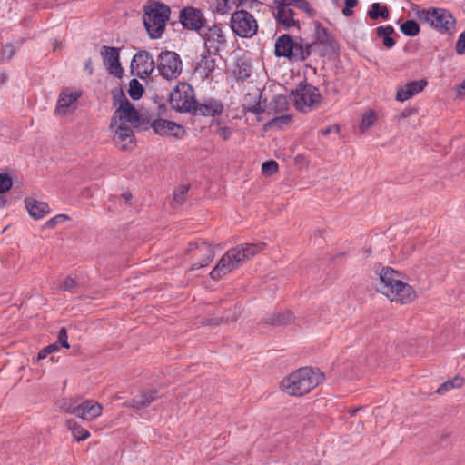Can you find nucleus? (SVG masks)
<instances>
[{"label": "nucleus", "instance_id": "c9c22d12", "mask_svg": "<svg viewBox=\"0 0 465 465\" xmlns=\"http://www.w3.org/2000/svg\"><path fill=\"white\" fill-rule=\"evenodd\" d=\"M273 108L276 112H283L288 109L287 98L283 95H276L272 101Z\"/></svg>", "mask_w": 465, "mask_h": 465}, {"label": "nucleus", "instance_id": "aec40b11", "mask_svg": "<svg viewBox=\"0 0 465 465\" xmlns=\"http://www.w3.org/2000/svg\"><path fill=\"white\" fill-rule=\"evenodd\" d=\"M150 125L154 130V132L160 135L179 137L181 132L183 131V128L180 124L164 119L153 120Z\"/></svg>", "mask_w": 465, "mask_h": 465}, {"label": "nucleus", "instance_id": "58836bf2", "mask_svg": "<svg viewBox=\"0 0 465 465\" xmlns=\"http://www.w3.org/2000/svg\"><path fill=\"white\" fill-rule=\"evenodd\" d=\"M15 54V49L13 45H5L0 54V63L5 64L10 61Z\"/></svg>", "mask_w": 465, "mask_h": 465}, {"label": "nucleus", "instance_id": "cd10ccee", "mask_svg": "<svg viewBox=\"0 0 465 465\" xmlns=\"http://www.w3.org/2000/svg\"><path fill=\"white\" fill-rule=\"evenodd\" d=\"M376 33L379 37L382 38L385 47L390 49L395 45V40L391 37V35L394 33V28L391 25L378 26Z\"/></svg>", "mask_w": 465, "mask_h": 465}, {"label": "nucleus", "instance_id": "f257e3e1", "mask_svg": "<svg viewBox=\"0 0 465 465\" xmlns=\"http://www.w3.org/2000/svg\"><path fill=\"white\" fill-rule=\"evenodd\" d=\"M266 244L264 242L240 244L230 249L223 255L217 265L210 272L213 280H218L240 267L246 260L251 259L262 252Z\"/></svg>", "mask_w": 465, "mask_h": 465}, {"label": "nucleus", "instance_id": "39448f33", "mask_svg": "<svg viewBox=\"0 0 465 465\" xmlns=\"http://www.w3.org/2000/svg\"><path fill=\"white\" fill-rule=\"evenodd\" d=\"M295 108L302 113H308L317 108L322 103L319 89L309 84H301L291 94Z\"/></svg>", "mask_w": 465, "mask_h": 465}, {"label": "nucleus", "instance_id": "7c9ffc66", "mask_svg": "<svg viewBox=\"0 0 465 465\" xmlns=\"http://www.w3.org/2000/svg\"><path fill=\"white\" fill-rule=\"evenodd\" d=\"M67 427L77 441L85 440L90 437L89 431L80 426L74 420H68Z\"/></svg>", "mask_w": 465, "mask_h": 465}, {"label": "nucleus", "instance_id": "1a4fd4ad", "mask_svg": "<svg viewBox=\"0 0 465 465\" xmlns=\"http://www.w3.org/2000/svg\"><path fill=\"white\" fill-rule=\"evenodd\" d=\"M206 52L217 54L227 45L225 26L223 24H213L212 26L203 28L200 32Z\"/></svg>", "mask_w": 465, "mask_h": 465}, {"label": "nucleus", "instance_id": "6e6d98bb", "mask_svg": "<svg viewBox=\"0 0 465 465\" xmlns=\"http://www.w3.org/2000/svg\"><path fill=\"white\" fill-rule=\"evenodd\" d=\"M358 1L357 0H346L345 1V6L353 8L357 5Z\"/></svg>", "mask_w": 465, "mask_h": 465}, {"label": "nucleus", "instance_id": "5fc2aeb1", "mask_svg": "<svg viewBox=\"0 0 465 465\" xmlns=\"http://www.w3.org/2000/svg\"><path fill=\"white\" fill-rule=\"evenodd\" d=\"M456 91L460 97L465 94V79L456 87Z\"/></svg>", "mask_w": 465, "mask_h": 465}, {"label": "nucleus", "instance_id": "5701e85b", "mask_svg": "<svg viewBox=\"0 0 465 465\" xmlns=\"http://www.w3.org/2000/svg\"><path fill=\"white\" fill-rule=\"evenodd\" d=\"M212 54L207 52L205 54H202L201 60L195 67V73L203 80L208 79L216 67V60Z\"/></svg>", "mask_w": 465, "mask_h": 465}, {"label": "nucleus", "instance_id": "e433bc0d", "mask_svg": "<svg viewBox=\"0 0 465 465\" xmlns=\"http://www.w3.org/2000/svg\"><path fill=\"white\" fill-rule=\"evenodd\" d=\"M262 172L266 176H271L278 172V163L275 161H267L262 164Z\"/></svg>", "mask_w": 465, "mask_h": 465}, {"label": "nucleus", "instance_id": "9b49d317", "mask_svg": "<svg viewBox=\"0 0 465 465\" xmlns=\"http://www.w3.org/2000/svg\"><path fill=\"white\" fill-rule=\"evenodd\" d=\"M157 68L160 74L167 80L178 78L183 70L180 55L173 51L162 52L158 56Z\"/></svg>", "mask_w": 465, "mask_h": 465}, {"label": "nucleus", "instance_id": "6e6552de", "mask_svg": "<svg viewBox=\"0 0 465 465\" xmlns=\"http://www.w3.org/2000/svg\"><path fill=\"white\" fill-rule=\"evenodd\" d=\"M231 28L238 36L251 38L257 33L258 23L251 13L237 10L232 15Z\"/></svg>", "mask_w": 465, "mask_h": 465}, {"label": "nucleus", "instance_id": "4be33fe9", "mask_svg": "<svg viewBox=\"0 0 465 465\" xmlns=\"http://www.w3.org/2000/svg\"><path fill=\"white\" fill-rule=\"evenodd\" d=\"M114 123L117 121L121 122H127L128 124H134L138 125L144 124V121L143 119V116H141L138 113V111L135 109L134 106L128 107V108H116L114 112Z\"/></svg>", "mask_w": 465, "mask_h": 465}, {"label": "nucleus", "instance_id": "49530a36", "mask_svg": "<svg viewBox=\"0 0 465 465\" xmlns=\"http://www.w3.org/2000/svg\"><path fill=\"white\" fill-rule=\"evenodd\" d=\"M291 121V116L290 115H282V116H279V117H274L272 118L268 124L267 125L268 126H274V125H277V126H282V124H288L289 122Z\"/></svg>", "mask_w": 465, "mask_h": 465}, {"label": "nucleus", "instance_id": "13d9d810", "mask_svg": "<svg viewBox=\"0 0 465 465\" xmlns=\"http://www.w3.org/2000/svg\"><path fill=\"white\" fill-rule=\"evenodd\" d=\"M85 69H86V70H88L89 74H93V68H92V61H91V59H88V60L85 62Z\"/></svg>", "mask_w": 465, "mask_h": 465}, {"label": "nucleus", "instance_id": "a18cd8bd", "mask_svg": "<svg viewBox=\"0 0 465 465\" xmlns=\"http://www.w3.org/2000/svg\"><path fill=\"white\" fill-rule=\"evenodd\" d=\"M189 187L187 185H181L174 192L173 198L179 203L182 204L184 202V196L187 193Z\"/></svg>", "mask_w": 465, "mask_h": 465}, {"label": "nucleus", "instance_id": "f8f14e48", "mask_svg": "<svg viewBox=\"0 0 465 465\" xmlns=\"http://www.w3.org/2000/svg\"><path fill=\"white\" fill-rule=\"evenodd\" d=\"M143 127V125L128 124L120 120L114 123V114H113L110 128L114 133V141L119 144L122 150H128L134 142V130L135 128Z\"/></svg>", "mask_w": 465, "mask_h": 465}, {"label": "nucleus", "instance_id": "bf43d9fd", "mask_svg": "<svg viewBox=\"0 0 465 465\" xmlns=\"http://www.w3.org/2000/svg\"><path fill=\"white\" fill-rule=\"evenodd\" d=\"M122 197H123L126 202H128V201H130V200H131V198H132V194H131L130 193L126 192V193H124L122 194Z\"/></svg>", "mask_w": 465, "mask_h": 465}, {"label": "nucleus", "instance_id": "864d4df0", "mask_svg": "<svg viewBox=\"0 0 465 465\" xmlns=\"http://www.w3.org/2000/svg\"><path fill=\"white\" fill-rule=\"evenodd\" d=\"M249 112L258 115V114H261L263 112V110L261 107V104L259 103H257L249 108Z\"/></svg>", "mask_w": 465, "mask_h": 465}, {"label": "nucleus", "instance_id": "c85d7f7f", "mask_svg": "<svg viewBox=\"0 0 465 465\" xmlns=\"http://www.w3.org/2000/svg\"><path fill=\"white\" fill-rule=\"evenodd\" d=\"M464 378L460 376H456L453 379L448 380L442 384H440L438 390L436 391V393L443 395L453 389L461 388L464 385Z\"/></svg>", "mask_w": 465, "mask_h": 465}, {"label": "nucleus", "instance_id": "a878e982", "mask_svg": "<svg viewBox=\"0 0 465 465\" xmlns=\"http://www.w3.org/2000/svg\"><path fill=\"white\" fill-rule=\"evenodd\" d=\"M233 74L237 80L243 81L251 76L252 66L242 58H237L233 63Z\"/></svg>", "mask_w": 465, "mask_h": 465}, {"label": "nucleus", "instance_id": "09e8293b", "mask_svg": "<svg viewBox=\"0 0 465 465\" xmlns=\"http://www.w3.org/2000/svg\"><path fill=\"white\" fill-rule=\"evenodd\" d=\"M234 5H247L251 8L262 5V2L259 0H232Z\"/></svg>", "mask_w": 465, "mask_h": 465}, {"label": "nucleus", "instance_id": "6ab92c4d", "mask_svg": "<svg viewBox=\"0 0 465 465\" xmlns=\"http://www.w3.org/2000/svg\"><path fill=\"white\" fill-rule=\"evenodd\" d=\"M427 84L428 83L426 80L420 79L409 82L403 86H399L397 89L396 99L400 102H405L411 99L413 95L423 91Z\"/></svg>", "mask_w": 465, "mask_h": 465}, {"label": "nucleus", "instance_id": "603ef678", "mask_svg": "<svg viewBox=\"0 0 465 465\" xmlns=\"http://www.w3.org/2000/svg\"><path fill=\"white\" fill-rule=\"evenodd\" d=\"M340 132V126L337 125V124H333V125H331L325 129H322L320 130V134H322V135H328L330 134L331 133H339Z\"/></svg>", "mask_w": 465, "mask_h": 465}, {"label": "nucleus", "instance_id": "dca6fc26", "mask_svg": "<svg viewBox=\"0 0 465 465\" xmlns=\"http://www.w3.org/2000/svg\"><path fill=\"white\" fill-rule=\"evenodd\" d=\"M276 5V11L273 14L277 24L284 29H289L298 25V20L294 18V11L288 1L273 0Z\"/></svg>", "mask_w": 465, "mask_h": 465}, {"label": "nucleus", "instance_id": "f704fd0d", "mask_svg": "<svg viewBox=\"0 0 465 465\" xmlns=\"http://www.w3.org/2000/svg\"><path fill=\"white\" fill-rule=\"evenodd\" d=\"M143 87L142 84L136 80L132 79L129 83L128 94L133 100H138L142 97Z\"/></svg>", "mask_w": 465, "mask_h": 465}, {"label": "nucleus", "instance_id": "473e14b6", "mask_svg": "<svg viewBox=\"0 0 465 465\" xmlns=\"http://www.w3.org/2000/svg\"><path fill=\"white\" fill-rule=\"evenodd\" d=\"M377 120L376 114L372 110H367L363 113L361 116V121L359 125L360 131L364 133L370 127H371Z\"/></svg>", "mask_w": 465, "mask_h": 465}, {"label": "nucleus", "instance_id": "9d476101", "mask_svg": "<svg viewBox=\"0 0 465 465\" xmlns=\"http://www.w3.org/2000/svg\"><path fill=\"white\" fill-rule=\"evenodd\" d=\"M195 103L194 91L187 83H179L170 93V104L179 112L192 113Z\"/></svg>", "mask_w": 465, "mask_h": 465}, {"label": "nucleus", "instance_id": "2f4dec72", "mask_svg": "<svg viewBox=\"0 0 465 465\" xmlns=\"http://www.w3.org/2000/svg\"><path fill=\"white\" fill-rule=\"evenodd\" d=\"M368 15L373 20L378 19L380 16L386 20L389 18V11L385 5L382 6L380 3H373L368 11Z\"/></svg>", "mask_w": 465, "mask_h": 465}, {"label": "nucleus", "instance_id": "20e7f679", "mask_svg": "<svg viewBox=\"0 0 465 465\" xmlns=\"http://www.w3.org/2000/svg\"><path fill=\"white\" fill-rule=\"evenodd\" d=\"M170 13V8L159 2H152L144 6L143 24L151 38L158 39L162 36Z\"/></svg>", "mask_w": 465, "mask_h": 465}, {"label": "nucleus", "instance_id": "7ed1b4c3", "mask_svg": "<svg viewBox=\"0 0 465 465\" xmlns=\"http://www.w3.org/2000/svg\"><path fill=\"white\" fill-rule=\"evenodd\" d=\"M380 280L384 285L382 292L391 302L406 304L415 300V291L402 281L400 272L391 267H384L380 272Z\"/></svg>", "mask_w": 465, "mask_h": 465}, {"label": "nucleus", "instance_id": "c03bdc74", "mask_svg": "<svg viewBox=\"0 0 465 465\" xmlns=\"http://www.w3.org/2000/svg\"><path fill=\"white\" fill-rule=\"evenodd\" d=\"M77 287H78V283L76 282V281L74 279H73L72 277H67L64 281L60 289L66 291V292H75Z\"/></svg>", "mask_w": 465, "mask_h": 465}, {"label": "nucleus", "instance_id": "052dcab7", "mask_svg": "<svg viewBox=\"0 0 465 465\" xmlns=\"http://www.w3.org/2000/svg\"><path fill=\"white\" fill-rule=\"evenodd\" d=\"M229 321H231V322H232V321H235V318L229 319V317H226L225 322H228Z\"/></svg>", "mask_w": 465, "mask_h": 465}, {"label": "nucleus", "instance_id": "0eeeda50", "mask_svg": "<svg viewBox=\"0 0 465 465\" xmlns=\"http://www.w3.org/2000/svg\"><path fill=\"white\" fill-rule=\"evenodd\" d=\"M61 408L67 413L74 414L84 420H93L99 417L103 411V406L96 401L86 400L79 404L76 401L70 399L64 400Z\"/></svg>", "mask_w": 465, "mask_h": 465}, {"label": "nucleus", "instance_id": "79ce46f5", "mask_svg": "<svg viewBox=\"0 0 465 465\" xmlns=\"http://www.w3.org/2000/svg\"><path fill=\"white\" fill-rule=\"evenodd\" d=\"M58 351H59V345H57L56 343L49 344L48 346L43 348L38 352L37 358H38V360L45 359L49 354Z\"/></svg>", "mask_w": 465, "mask_h": 465}, {"label": "nucleus", "instance_id": "4468645a", "mask_svg": "<svg viewBox=\"0 0 465 465\" xmlns=\"http://www.w3.org/2000/svg\"><path fill=\"white\" fill-rule=\"evenodd\" d=\"M154 67L155 63L153 56L144 50L136 53L131 62L132 71L135 72V74L142 79L150 75Z\"/></svg>", "mask_w": 465, "mask_h": 465}, {"label": "nucleus", "instance_id": "37998d69", "mask_svg": "<svg viewBox=\"0 0 465 465\" xmlns=\"http://www.w3.org/2000/svg\"><path fill=\"white\" fill-rule=\"evenodd\" d=\"M12 187V179L6 173H0V193H4Z\"/></svg>", "mask_w": 465, "mask_h": 465}, {"label": "nucleus", "instance_id": "4d7b16f0", "mask_svg": "<svg viewBox=\"0 0 465 465\" xmlns=\"http://www.w3.org/2000/svg\"><path fill=\"white\" fill-rule=\"evenodd\" d=\"M342 14H343L345 16H347V17H348V16H351V15L353 14V12H352L351 8L347 7V6H344V8H343V10H342Z\"/></svg>", "mask_w": 465, "mask_h": 465}, {"label": "nucleus", "instance_id": "bb28decb", "mask_svg": "<svg viewBox=\"0 0 465 465\" xmlns=\"http://www.w3.org/2000/svg\"><path fill=\"white\" fill-rule=\"evenodd\" d=\"M156 391H149L143 394L135 396L132 400V406L136 409H142L148 406L156 399Z\"/></svg>", "mask_w": 465, "mask_h": 465}, {"label": "nucleus", "instance_id": "ea45409f", "mask_svg": "<svg viewBox=\"0 0 465 465\" xmlns=\"http://www.w3.org/2000/svg\"><path fill=\"white\" fill-rule=\"evenodd\" d=\"M69 220V217L66 214H57L54 217L49 219L45 222L44 224V228L45 229H52L56 226V224L65 222Z\"/></svg>", "mask_w": 465, "mask_h": 465}, {"label": "nucleus", "instance_id": "a19ab883", "mask_svg": "<svg viewBox=\"0 0 465 465\" xmlns=\"http://www.w3.org/2000/svg\"><path fill=\"white\" fill-rule=\"evenodd\" d=\"M232 5V0H216V12L225 15L230 11Z\"/></svg>", "mask_w": 465, "mask_h": 465}, {"label": "nucleus", "instance_id": "2eb2a0df", "mask_svg": "<svg viewBox=\"0 0 465 465\" xmlns=\"http://www.w3.org/2000/svg\"><path fill=\"white\" fill-rule=\"evenodd\" d=\"M180 22L184 28L200 32L204 27L206 19L199 9L185 7L180 12Z\"/></svg>", "mask_w": 465, "mask_h": 465}, {"label": "nucleus", "instance_id": "de8ad7c7", "mask_svg": "<svg viewBox=\"0 0 465 465\" xmlns=\"http://www.w3.org/2000/svg\"><path fill=\"white\" fill-rule=\"evenodd\" d=\"M67 338H68L67 331H66L65 328H62L59 331L58 336H57V341L61 347L66 348V349H68L70 347L69 343L67 341Z\"/></svg>", "mask_w": 465, "mask_h": 465}, {"label": "nucleus", "instance_id": "b1692460", "mask_svg": "<svg viewBox=\"0 0 465 465\" xmlns=\"http://www.w3.org/2000/svg\"><path fill=\"white\" fill-rule=\"evenodd\" d=\"M25 207L30 216L35 220L42 219L50 213L49 205L45 202H39L33 198L25 200Z\"/></svg>", "mask_w": 465, "mask_h": 465}, {"label": "nucleus", "instance_id": "393cba45", "mask_svg": "<svg viewBox=\"0 0 465 465\" xmlns=\"http://www.w3.org/2000/svg\"><path fill=\"white\" fill-rule=\"evenodd\" d=\"M190 245L191 249H198L199 252H203L205 256L202 262L194 263L193 265V269L207 266L213 261L214 257V252L210 243L203 240H198L195 241L194 242H192Z\"/></svg>", "mask_w": 465, "mask_h": 465}, {"label": "nucleus", "instance_id": "680f3d73", "mask_svg": "<svg viewBox=\"0 0 465 465\" xmlns=\"http://www.w3.org/2000/svg\"><path fill=\"white\" fill-rule=\"evenodd\" d=\"M302 60H305L306 56H304L303 53L301 54V57H300Z\"/></svg>", "mask_w": 465, "mask_h": 465}, {"label": "nucleus", "instance_id": "a211bd4d", "mask_svg": "<svg viewBox=\"0 0 465 465\" xmlns=\"http://www.w3.org/2000/svg\"><path fill=\"white\" fill-rule=\"evenodd\" d=\"M223 111V104L215 99H206L202 103H195L192 113L195 115L202 116H217L222 114Z\"/></svg>", "mask_w": 465, "mask_h": 465}, {"label": "nucleus", "instance_id": "f3484780", "mask_svg": "<svg viewBox=\"0 0 465 465\" xmlns=\"http://www.w3.org/2000/svg\"><path fill=\"white\" fill-rule=\"evenodd\" d=\"M100 54L108 73L115 77L121 78L123 74V68L119 62V49L116 47L104 45L101 48Z\"/></svg>", "mask_w": 465, "mask_h": 465}, {"label": "nucleus", "instance_id": "4c0bfd02", "mask_svg": "<svg viewBox=\"0 0 465 465\" xmlns=\"http://www.w3.org/2000/svg\"><path fill=\"white\" fill-rule=\"evenodd\" d=\"M292 314L290 312L278 313L271 319V323L278 325L286 324L292 320Z\"/></svg>", "mask_w": 465, "mask_h": 465}, {"label": "nucleus", "instance_id": "8fccbe9b", "mask_svg": "<svg viewBox=\"0 0 465 465\" xmlns=\"http://www.w3.org/2000/svg\"><path fill=\"white\" fill-rule=\"evenodd\" d=\"M456 53L458 54H465V31L462 32L458 37L456 43Z\"/></svg>", "mask_w": 465, "mask_h": 465}, {"label": "nucleus", "instance_id": "72a5a7b5", "mask_svg": "<svg viewBox=\"0 0 465 465\" xmlns=\"http://www.w3.org/2000/svg\"><path fill=\"white\" fill-rule=\"evenodd\" d=\"M401 31L407 36H415L420 33V25L414 20H407L401 25Z\"/></svg>", "mask_w": 465, "mask_h": 465}, {"label": "nucleus", "instance_id": "423d86ee", "mask_svg": "<svg viewBox=\"0 0 465 465\" xmlns=\"http://www.w3.org/2000/svg\"><path fill=\"white\" fill-rule=\"evenodd\" d=\"M420 17L423 18L434 29L441 34L450 33L454 29L456 24V20L452 14L445 8L430 7L429 9L422 11Z\"/></svg>", "mask_w": 465, "mask_h": 465}, {"label": "nucleus", "instance_id": "c756f323", "mask_svg": "<svg viewBox=\"0 0 465 465\" xmlns=\"http://www.w3.org/2000/svg\"><path fill=\"white\" fill-rule=\"evenodd\" d=\"M112 98H113V105L116 108H128L133 107L134 105L130 103V101L126 98L124 93L120 88H115L112 90Z\"/></svg>", "mask_w": 465, "mask_h": 465}, {"label": "nucleus", "instance_id": "3c124183", "mask_svg": "<svg viewBox=\"0 0 465 465\" xmlns=\"http://www.w3.org/2000/svg\"><path fill=\"white\" fill-rule=\"evenodd\" d=\"M232 134V129L228 126H220L216 131V134L223 140H228L231 137Z\"/></svg>", "mask_w": 465, "mask_h": 465}, {"label": "nucleus", "instance_id": "ddd939ff", "mask_svg": "<svg viewBox=\"0 0 465 465\" xmlns=\"http://www.w3.org/2000/svg\"><path fill=\"white\" fill-rule=\"evenodd\" d=\"M81 95V91L77 89H64L59 94L54 114L62 116L72 114L76 109L77 100Z\"/></svg>", "mask_w": 465, "mask_h": 465}, {"label": "nucleus", "instance_id": "412c9836", "mask_svg": "<svg viewBox=\"0 0 465 465\" xmlns=\"http://www.w3.org/2000/svg\"><path fill=\"white\" fill-rule=\"evenodd\" d=\"M275 55L277 57L295 58L294 49L296 46L293 44L290 35H283L280 36L275 42Z\"/></svg>", "mask_w": 465, "mask_h": 465}, {"label": "nucleus", "instance_id": "f03ea898", "mask_svg": "<svg viewBox=\"0 0 465 465\" xmlns=\"http://www.w3.org/2000/svg\"><path fill=\"white\" fill-rule=\"evenodd\" d=\"M324 380L318 369L300 368L281 381V389L290 396H302L316 388Z\"/></svg>", "mask_w": 465, "mask_h": 465}]
</instances>
